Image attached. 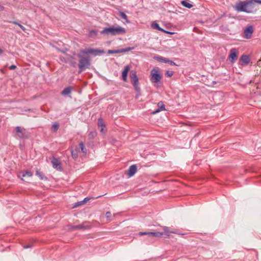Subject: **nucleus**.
I'll list each match as a JSON object with an SVG mask.
<instances>
[{"instance_id":"nucleus-1","label":"nucleus","mask_w":261,"mask_h":261,"mask_svg":"<svg viewBox=\"0 0 261 261\" xmlns=\"http://www.w3.org/2000/svg\"><path fill=\"white\" fill-rule=\"evenodd\" d=\"M103 53H105L104 50L99 48L89 47L81 50L80 54L77 55L79 58L78 73L80 74L84 71L86 69H89L91 66V58L89 56H84L83 55L91 54L93 56L95 57Z\"/></svg>"},{"instance_id":"nucleus-2","label":"nucleus","mask_w":261,"mask_h":261,"mask_svg":"<svg viewBox=\"0 0 261 261\" xmlns=\"http://www.w3.org/2000/svg\"><path fill=\"white\" fill-rule=\"evenodd\" d=\"M234 9L238 12H244L247 13H254L257 10L254 0L240 1L236 4Z\"/></svg>"},{"instance_id":"nucleus-3","label":"nucleus","mask_w":261,"mask_h":261,"mask_svg":"<svg viewBox=\"0 0 261 261\" xmlns=\"http://www.w3.org/2000/svg\"><path fill=\"white\" fill-rule=\"evenodd\" d=\"M126 30L119 25L106 27L100 32V34L109 37L118 35H124L126 33Z\"/></svg>"},{"instance_id":"nucleus-4","label":"nucleus","mask_w":261,"mask_h":261,"mask_svg":"<svg viewBox=\"0 0 261 261\" xmlns=\"http://www.w3.org/2000/svg\"><path fill=\"white\" fill-rule=\"evenodd\" d=\"M58 50L64 54L63 56L60 57V60L61 62L64 63H68L71 66L73 67L76 66V62L75 58L76 54L75 53H73L72 55H70L66 53V51L68 50L67 49L65 50L59 49Z\"/></svg>"},{"instance_id":"nucleus-5","label":"nucleus","mask_w":261,"mask_h":261,"mask_svg":"<svg viewBox=\"0 0 261 261\" xmlns=\"http://www.w3.org/2000/svg\"><path fill=\"white\" fill-rule=\"evenodd\" d=\"M130 82L134 86V89L136 92V98H138L140 95V88L139 85L138 77L137 76L136 72L134 70H132L129 73Z\"/></svg>"},{"instance_id":"nucleus-6","label":"nucleus","mask_w":261,"mask_h":261,"mask_svg":"<svg viewBox=\"0 0 261 261\" xmlns=\"http://www.w3.org/2000/svg\"><path fill=\"white\" fill-rule=\"evenodd\" d=\"M162 75L159 70L153 69L150 71V81L152 83L160 82Z\"/></svg>"},{"instance_id":"nucleus-7","label":"nucleus","mask_w":261,"mask_h":261,"mask_svg":"<svg viewBox=\"0 0 261 261\" xmlns=\"http://www.w3.org/2000/svg\"><path fill=\"white\" fill-rule=\"evenodd\" d=\"M238 50L236 48H232L230 50V54L228 56V59L231 63L233 64L238 59Z\"/></svg>"},{"instance_id":"nucleus-8","label":"nucleus","mask_w":261,"mask_h":261,"mask_svg":"<svg viewBox=\"0 0 261 261\" xmlns=\"http://www.w3.org/2000/svg\"><path fill=\"white\" fill-rule=\"evenodd\" d=\"M134 49V47H127L126 48L119 49H109L108 50V54H113L123 53H125L127 51L132 50Z\"/></svg>"},{"instance_id":"nucleus-9","label":"nucleus","mask_w":261,"mask_h":261,"mask_svg":"<svg viewBox=\"0 0 261 261\" xmlns=\"http://www.w3.org/2000/svg\"><path fill=\"white\" fill-rule=\"evenodd\" d=\"M25 130L24 128H21L20 126L15 127L16 135L15 137L16 139H23L24 138V132Z\"/></svg>"},{"instance_id":"nucleus-10","label":"nucleus","mask_w":261,"mask_h":261,"mask_svg":"<svg viewBox=\"0 0 261 261\" xmlns=\"http://www.w3.org/2000/svg\"><path fill=\"white\" fill-rule=\"evenodd\" d=\"M53 167L59 171L62 170V167L60 161L57 158H54L51 161Z\"/></svg>"},{"instance_id":"nucleus-11","label":"nucleus","mask_w":261,"mask_h":261,"mask_svg":"<svg viewBox=\"0 0 261 261\" xmlns=\"http://www.w3.org/2000/svg\"><path fill=\"white\" fill-rule=\"evenodd\" d=\"M253 32V28L252 25L247 27L244 30L245 38L246 39H250Z\"/></svg>"},{"instance_id":"nucleus-12","label":"nucleus","mask_w":261,"mask_h":261,"mask_svg":"<svg viewBox=\"0 0 261 261\" xmlns=\"http://www.w3.org/2000/svg\"><path fill=\"white\" fill-rule=\"evenodd\" d=\"M70 228L72 230H86L89 229L90 228V226L89 225H85V223H82L77 225L71 226Z\"/></svg>"},{"instance_id":"nucleus-13","label":"nucleus","mask_w":261,"mask_h":261,"mask_svg":"<svg viewBox=\"0 0 261 261\" xmlns=\"http://www.w3.org/2000/svg\"><path fill=\"white\" fill-rule=\"evenodd\" d=\"M240 61L242 62V65L245 66L250 63V59L248 56L242 55L240 58Z\"/></svg>"},{"instance_id":"nucleus-14","label":"nucleus","mask_w":261,"mask_h":261,"mask_svg":"<svg viewBox=\"0 0 261 261\" xmlns=\"http://www.w3.org/2000/svg\"><path fill=\"white\" fill-rule=\"evenodd\" d=\"M129 66L126 65L122 72V79L124 82H126L128 72L129 70Z\"/></svg>"},{"instance_id":"nucleus-15","label":"nucleus","mask_w":261,"mask_h":261,"mask_svg":"<svg viewBox=\"0 0 261 261\" xmlns=\"http://www.w3.org/2000/svg\"><path fill=\"white\" fill-rule=\"evenodd\" d=\"M97 124L98 127L100 128V132L105 133L106 130H105V128H106V125L102 118L98 119Z\"/></svg>"},{"instance_id":"nucleus-16","label":"nucleus","mask_w":261,"mask_h":261,"mask_svg":"<svg viewBox=\"0 0 261 261\" xmlns=\"http://www.w3.org/2000/svg\"><path fill=\"white\" fill-rule=\"evenodd\" d=\"M137 166L136 165H133L129 168L128 171V175L129 177L133 176L137 171Z\"/></svg>"},{"instance_id":"nucleus-17","label":"nucleus","mask_w":261,"mask_h":261,"mask_svg":"<svg viewBox=\"0 0 261 261\" xmlns=\"http://www.w3.org/2000/svg\"><path fill=\"white\" fill-rule=\"evenodd\" d=\"M72 90V88L70 86H68L64 89V90L61 92V94L63 96L68 95L70 94Z\"/></svg>"},{"instance_id":"nucleus-18","label":"nucleus","mask_w":261,"mask_h":261,"mask_svg":"<svg viewBox=\"0 0 261 261\" xmlns=\"http://www.w3.org/2000/svg\"><path fill=\"white\" fill-rule=\"evenodd\" d=\"M118 15L120 17H121L123 19H124L126 23H129V21L127 18V15L122 11L119 10L118 11Z\"/></svg>"},{"instance_id":"nucleus-19","label":"nucleus","mask_w":261,"mask_h":261,"mask_svg":"<svg viewBox=\"0 0 261 261\" xmlns=\"http://www.w3.org/2000/svg\"><path fill=\"white\" fill-rule=\"evenodd\" d=\"M163 229L164 231V232L166 233V238H168L169 236V235L168 234L169 233H176L175 231L170 230L169 227L168 226H163Z\"/></svg>"},{"instance_id":"nucleus-20","label":"nucleus","mask_w":261,"mask_h":261,"mask_svg":"<svg viewBox=\"0 0 261 261\" xmlns=\"http://www.w3.org/2000/svg\"><path fill=\"white\" fill-rule=\"evenodd\" d=\"M33 175V173L32 172L27 170L22 171L20 173L19 176H21L22 177L28 176V177H31Z\"/></svg>"},{"instance_id":"nucleus-21","label":"nucleus","mask_w":261,"mask_h":261,"mask_svg":"<svg viewBox=\"0 0 261 261\" xmlns=\"http://www.w3.org/2000/svg\"><path fill=\"white\" fill-rule=\"evenodd\" d=\"M148 235L153 237L161 238L163 236L164 234L160 232H148Z\"/></svg>"},{"instance_id":"nucleus-22","label":"nucleus","mask_w":261,"mask_h":261,"mask_svg":"<svg viewBox=\"0 0 261 261\" xmlns=\"http://www.w3.org/2000/svg\"><path fill=\"white\" fill-rule=\"evenodd\" d=\"M151 27L153 29L160 31L161 32L163 31V29L161 28L159 24L155 21L153 22L151 24Z\"/></svg>"},{"instance_id":"nucleus-23","label":"nucleus","mask_w":261,"mask_h":261,"mask_svg":"<svg viewBox=\"0 0 261 261\" xmlns=\"http://www.w3.org/2000/svg\"><path fill=\"white\" fill-rule=\"evenodd\" d=\"M181 4L185 7H186L187 8L190 9L193 6L192 4L189 3L187 1L184 0L182 1L181 2Z\"/></svg>"},{"instance_id":"nucleus-24","label":"nucleus","mask_w":261,"mask_h":261,"mask_svg":"<svg viewBox=\"0 0 261 261\" xmlns=\"http://www.w3.org/2000/svg\"><path fill=\"white\" fill-rule=\"evenodd\" d=\"M36 175L39 177V178L41 180L47 178L44 175V174L42 172L38 170H36Z\"/></svg>"},{"instance_id":"nucleus-25","label":"nucleus","mask_w":261,"mask_h":261,"mask_svg":"<svg viewBox=\"0 0 261 261\" xmlns=\"http://www.w3.org/2000/svg\"><path fill=\"white\" fill-rule=\"evenodd\" d=\"M153 59L159 62L165 63L166 58L160 56L153 57Z\"/></svg>"},{"instance_id":"nucleus-26","label":"nucleus","mask_w":261,"mask_h":261,"mask_svg":"<svg viewBox=\"0 0 261 261\" xmlns=\"http://www.w3.org/2000/svg\"><path fill=\"white\" fill-rule=\"evenodd\" d=\"M79 147L81 150V152H82L83 153L86 154L87 153V149L85 147V145H84V143L82 142H81L79 143Z\"/></svg>"},{"instance_id":"nucleus-27","label":"nucleus","mask_w":261,"mask_h":261,"mask_svg":"<svg viewBox=\"0 0 261 261\" xmlns=\"http://www.w3.org/2000/svg\"><path fill=\"white\" fill-rule=\"evenodd\" d=\"M158 106L159 107V110L162 111L166 110L165 105L163 101H161L158 103Z\"/></svg>"},{"instance_id":"nucleus-28","label":"nucleus","mask_w":261,"mask_h":261,"mask_svg":"<svg viewBox=\"0 0 261 261\" xmlns=\"http://www.w3.org/2000/svg\"><path fill=\"white\" fill-rule=\"evenodd\" d=\"M59 127V124L58 122H55L52 125V128L54 132H56Z\"/></svg>"},{"instance_id":"nucleus-29","label":"nucleus","mask_w":261,"mask_h":261,"mask_svg":"<svg viewBox=\"0 0 261 261\" xmlns=\"http://www.w3.org/2000/svg\"><path fill=\"white\" fill-rule=\"evenodd\" d=\"M71 155L73 159H75L77 158L78 155H77V149L71 150Z\"/></svg>"},{"instance_id":"nucleus-30","label":"nucleus","mask_w":261,"mask_h":261,"mask_svg":"<svg viewBox=\"0 0 261 261\" xmlns=\"http://www.w3.org/2000/svg\"><path fill=\"white\" fill-rule=\"evenodd\" d=\"M97 32L96 30H92L90 31L89 33V37H92L96 36L97 35Z\"/></svg>"},{"instance_id":"nucleus-31","label":"nucleus","mask_w":261,"mask_h":261,"mask_svg":"<svg viewBox=\"0 0 261 261\" xmlns=\"http://www.w3.org/2000/svg\"><path fill=\"white\" fill-rule=\"evenodd\" d=\"M165 63L169 64L170 65H175L178 66L175 62L173 61L170 60L169 59L166 58Z\"/></svg>"},{"instance_id":"nucleus-32","label":"nucleus","mask_w":261,"mask_h":261,"mask_svg":"<svg viewBox=\"0 0 261 261\" xmlns=\"http://www.w3.org/2000/svg\"><path fill=\"white\" fill-rule=\"evenodd\" d=\"M173 74V71L172 70H167L165 73V75L167 77H171Z\"/></svg>"},{"instance_id":"nucleus-33","label":"nucleus","mask_w":261,"mask_h":261,"mask_svg":"<svg viewBox=\"0 0 261 261\" xmlns=\"http://www.w3.org/2000/svg\"><path fill=\"white\" fill-rule=\"evenodd\" d=\"M93 198H94L92 197H85L83 200L81 201V202H83L84 204H85V203H87V201H88L89 200L93 199Z\"/></svg>"},{"instance_id":"nucleus-34","label":"nucleus","mask_w":261,"mask_h":261,"mask_svg":"<svg viewBox=\"0 0 261 261\" xmlns=\"http://www.w3.org/2000/svg\"><path fill=\"white\" fill-rule=\"evenodd\" d=\"M82 204H84V203L83 202H81V201H79L77 202H76L74 203V204L73 205V207H76L80 205H81Z\"/></svg>"},{"instance_id":"nucleus-35","label":"nucleus","mask_w":261,"mask_h":261,"mask_svg":"<svg viewBox=\"0 0 261 261\" xmlns=\"http://www.w3.org/2000/svg\"><path fill=\"white\" fill-rule=\"evenodd\" d=\"M106 217L108 219H110L111 217V213L110 212H107L106 213Z\"/></svg>"},{"instance_id":"nucleus-36","label":"nucleus","mask_w":261,"mask_h":261,"mask_svg":"<svg viewBox=\"0 0 261 261\" xmlns=\"http://www.w3.org/2000/svg\"><path fill=\"white\" fill-rule=\"evenodd\" d=\"M139 235L140 236L143 235H148V232H139Z\"/></svg>"},{"instance_id":"nucleus-37","label":"nucleus","mask_w":261,"mask_h":261,"mask_svg":"<svg viewBox=\"0 0 261 261\" xmlns=\"http://www.w3.org/2000/svg\"><path fill=\"white\" fill-rule=\"evenodd\" d=\"M18 25L23 32H25L26 29L23 25H22L21 24H18Z\"/></svg>"},{"instance_id":"nucleus-38","label":"nucleus","mask_w":261,"mask_h":261,"mask_svg":"<svg viewBox=\"0 0 261 261\" xmlns=\"http://www.w3.org/2000/svg\"><path fill=\"white\" fill-rule=\"evenodd\" d=\"M161 112V111H160V110H159V109L158 108V109H156V110H154V111H152V112H151V114L154 115V114H156L158 113H159V112Z\"/></svg>"},{"instance_id":"nucleus-39","label":"nucleus","mask_w":261,"mask_h":261,"mask_svg":"<svg viewBox=\"0 0 261 261\" xmlns=\"http://www.w3.org/2000/svg\"><path fill=\"white\" fill-rule=\"evenodd\" d=\"M162 32H164L166 34H173L174 33L173 32H170V31H166L164 29H163V31H162Z\"/></svg>"},{"instance_id":"nucleus-40","label":"nucleus","mask_w":261,"mask_h":261,"mask_svg":"<svg viewBox=\"0 0 261 261\" xmlns=\"http://www.w3.org/2000/svg\"><path fill=\"white\" fill-rule=\"evenodd\" d=\"M15 68H16V66L15 65H11L10 67H9V69L10 70H14L15 69Z\"/></svg>"},{"instance_id":"nucleus-41","label":"nucleus","mask_w":261,"mask_h":261,"mask_svg":"<svg viewBox=\"0 0 261 261\" xmlns=\"http://www.w3.org/2000/svg\"><path fill=\"white\" fill-rule=\"evenodd\" d=\"M96 133L95 132H92L89 134V136H91L92 137H94V136H96Z\"/></svg>"},{"instance_id":"nucleus-42","label":"nucleus","mask_w":261,"mask_h":261,"mask_svg":"<svg viewBox=\"0 0 261 261\" xmlns=\"http://www.w3.org/2000/svg\"><path fill=\"white\" fill-rule=\"evenodd\" d=\"M4 10H5V7L3 6L0 5V11H3Z\"/></svg>"},{"instance_id":"nucleus-43","label":"nucleus","mask_w":261,"mask_h":261,"mask_svg":"<svg viewBox=\"0 0 261 261\" xmlns=\"http://www.w3.org/2000/svg\"><path fill=\"white\" fill-rule=\"evenodd\" d=\"M10 23H12L14 24H16L18 25V24H20L19 23H18V22L16 21H10Z\"/></svg>"},{"instance_id":"nucleus-44","label":"nucleus","mask_w":261,"mask_h":261,"mask_svg":"<svg viewBox=\"0 0 261 261\" xmlns=\"http://www.w3.org/2000/svg\"><path fill=\"white\" fill-rule=\"evenodd\" d=\"M255 3H258L261 4V0H254Z\"/></svg>"},{"instance_id":"nucleus-45","label":"nucleus","mask_w":261,"mask_h":261,"mask_svg":"<svg viewBox=\"0 0 261 261\" xmlns=\"http://www.w3.org/2000/svg\"><path fill=\"white\" fill-rule=\"evenodd\" d=\"M31 247H32L31 245H28L24 246V248L27 249V248H31Z\"/></svg>"},{"instance_id":"nucleus-46","label":"nucleus","mask_w":261,"mask_h":261,"mask_svg":"<svg viewBox=\"0 0 261 261\" xmlns=\"http://www.w3.org/2000/svg\"><path fill=\"white\" fill-rule=\"evenodd\" d=\"M3 50L1 48H0V55H1V54H3Z\"/></svg>"},{"instance_id":"nucleus-47","label":"nucleus","mask_w":261,"mask_h":261,"mask_svg":"<svg viewBox=\"0 0 261 261\" xmlns=\"http://www.w3.org/2000/svg\"><path fill=\"white\" fill-rule=\"evenodd\" d=\"M102 195H100V196H97L96 198H98V197H101Z\"/></svg>"}]
</instances>
